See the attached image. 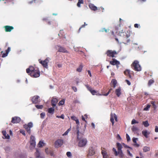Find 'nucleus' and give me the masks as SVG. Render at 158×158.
<instances>
[{
  "label": "nucleus",
  "instance_id": "f257e3e1",
  "mask_svg": "<svg viewBox=\"0 0 158 158\" xmlns=\"http://www.w3.org/2000/svg\"><path fill=\"white\" fill-rule=\"evenodd\" d=\"M131 32L130 30H127L126 32L124 31L123 30H122L119 33V35L120 36L123 37L124 41L126 43H129L131 41V39L128 38L130 36Z\"/></svg>",
  "mask_w": 158,
  "mask_h": 158
},
{
  "label": "nucleus",
  "instance_id": "f03ea898",
  "mask_svg": "<svg viewBox=\"0 0 158 158\" xmlns=\"http://www.w3.org/2000/svg\"><path fill=\"white\" fill-rule=\"evenodd\" d=\"M117 148L118 150V152L117 151L116 149L113 148L112 149V151L114 152V154L115 156L118 155L120 158H123L124 157V155L122 150L123 147L122 145L119 143H116Z\"/></svg>",
  "mask_w": 158,
  "mask_h": 158
},
{
  "label": "nucleus",
  "instance_id": "7ed1b4c3",
  "mask_svg": "<svg viewBox=\"0 0 158 158\" xmlns=\"http://www.w3.org/2000/svg\"><path fill=\"white\" fill-rule=\"evenodd\" d=\"M131 66L132 68L135 71H139L141 70V66L139 64V61L137 60L134 61Z\"/></svg>",
  "mask_w": 158,
  "mask_h": 158
},
{
  "label": "nucleus",
  "instance_id": "20e7f679",
  "mask_svg": "<svg viewBox=\"0 0 158 158\" xmlns=\"http://www.w3.org/2000/svg\"><path fill=\"white\" fill-rule=\"evenodd\" d=\"M30 148L31 150H32L34 148L35 145V137L32 135H31L30 137Z\"/></svg>",
  "mask_w": 158,
  "mask_h": 158
},
{
  "label": "nucleus",
  "instance_id": "39448f33",
  "mask_svg": "<svg viewBox=\"0 0 158 158\" xmlns=\"http://www.w3.org/2000/svg\"><path fill=\"white\" fill-rule=\"evenodd\" d=\"M33 123L32 122H30L28 124H25L24 125V127L26 130L27 132L30 134L31 133V128L33 127Z\"/></svg>",
  "mask_w": 158,
  "mask_h": 158
},
{
  "label": "nucleus",
  "instance_id": "423d86ee",
  "mask_svg": "<svg viewBox=\"0 0 158 158\" xmlns=\"http://www.w3.org/2000/svg\"><path fill=\"white\" fill-rule=\"evenodd\" d=\"M30 75L34 77H37L40 76V72L38 69H36V70H35L33 72H32L30 73Z\"/></svg>",
  "mask_w": 158,
  "mask_h": 158
},
{
  "label": "nucleus",
  "instance_id": "0eeeda50",
  "mask_svg": "<svg viewBox=\"0 0 158 158\" xmlns=\"http://www.w3.org/2000/svg\"><path fill=\"white\" fill-rule=\"evenodd\" d=\"M106 54L107 56L114 57H115L114 55L117 54L116 52L115 51H112V50H108L107 51Z\"/></svg>",
  "mask_w": 158,
  "mask_h": 158
},
{
  "label": "nucleus",
  "instance_id": "6e6552de",
  "mask_svg": "<svg viewBox=\"0 0 158 158\" xmlns=\"http://www.w3.org/2000/svg\"><path fill=\"white\" fill-rule=\"evenodd\" d=\"M39 62L45 68H48V63L49 62V58H47L45 60L43 61L39 60Z\"/></svg>",
  "mask_w": 158,
  "mask_h": 158
},
{
  "label": "nucleus",
  "instance_id": "1a4fd4ad",
  "mask_svg": "<svg viewBox=\"0 0 158 158\" xmlns=\"http://www.w3.org/2000/svg\"><path fill=\"white\" fill-rule=\"evenodd\" d=\"M86 143L87 140L86 139H82L79 141L78 143V146L81 147H83L86 145Z\"/></svg>",
  "mask_w": 158,
  "mask_h": 158
},
{
  "label": "nucleus",
  "instance_id": "9d476101",
  "mask_svg": "<svg viewBox=\"0 0 158 158\" xmlns=\"http://www.w3.org/2000/svg\"><path fill=\"white\" fill-rule=\"evenodd\" d=\"M85 86H86L88 90L92 94V95H97L98 94V91L93 89L88 85H85Z\"/></svg>",
  "mask_w": 158,
  "mask_h": 158
},
{
  "label": "nucleus",
  "instance_id": "9b49d317",
  "mask_svg": "<svg viewBox=\"0 0 158 158\" xmlns=\"http://www.w3.org/2000/svg\"><path fill=\"white\" fill-rule=\"evenodd\" d=\"M110 121L112 123V125L113 126L114 125V119L116 121H117V117L116 115L114 114H113L112 113H111L110 115Z\"/></svg>",
  "mask_w": 158,
  "mask_h": 158
},
{
  "label": "nucleus",
  "instance_id": "f8f14e48",
  "mask_svg": "<svg viewBox=\"0 0 158 158\" xmlns=\"http://www.w3.org/2000/svg\"><path fill=\"white\" fill-rule=\"evenodd\" d=\"M63 143V140L61 139H58L55 143V146L56 148L61 146Z\"/></svg>",
  "mask_w": 158,
  "mask_h": 158
},
{
  "label": "nucleus",
  "instance_id": "ddd939ff",
  "mask_svg": "<svg viewBox=\"0 0 158 158\" xmlns=\"http://www.w3.org/2000/svg\"><path fill=\"white\" fill-rule=\"evenodd\" d=\"M95 153V151L94 148L92 147H90L89 148L87 156H91L93 155Z\"/></svg>",
  "mask_w": 158,
  "mask_h": 158
},
{
  "label": "nucleus",
  "instance_id": "4468645a",
  "mask_svg": "<svg viewBox=\"0 0 158 158\" xmlns=\"http://www.w3.org/2000/svg\"><path fill=\"white\" fill-rule=\"evenodd\" d=\"M101 150V153L103 158H108V156L107 154V151L104 148H102Z\"/></svg>",
  "mask_w": 158,
  "mask_h": 158
},
{
  "label": "nucleus",
  "instance_id": "2eb2a0df",
  "mask_svg": "<svg viewBox=\"0 0 158 158\" xmlns=\"http://www.w3.org/2000/svg\"><path fill=\"white\" fill-rule=\"evenodd\" d=\"M131 130L134 133V134H136L137 135H139V129L135 126L134 125L132 126V127L131 128Z\"/></svg>",
  "mask_w": 158,
  "mask_h": 158
},
{
  "label": "nucleus",
  "instance_id": "dca6fc26",
  "mask_svg": "<svg viewBox=\"0 0 158 158\" xmlns=\"http://www.w3.org/2000/svg\"><path fill=\"white\" fill-rule=\"evenodd\" d=\"M20 121V118L19 117H13L12 118L11 122L14 123H17Z\"/></svg>",
  "mask_w": 158,
  "mask_h": 158
},
{
  "label": "nucleus",
  "instance_id": "f3484780",
  "mask_svg": "<svg viewBox=\"0 0 158 158\" xmlns=\"http://www.w3.org/2000/svg\"><path fill=\"white\" fill-rule=\"evenodd\" d=\"M110 64L113 65H118L120 64V62L119 61L113 59H112V60L110 61Z\"/></svg>",
  "mask_w": 158,
  "mask_h": 158
},
{
  "label": "nucleus",
  "instance_id": "a211bd4d",
  "mask_svg": "<svg viewBox=\"0 0 158 158\" xmlns=\"http://www.w3.org/2000/svg\"><path fill=\"white\" fill-rule=\"evenodd\" d=\"M37 68H34L32 66H31L29 67V68L27 69H26V72L27 73H31L32 72H33L35 71V70H36Z\"/></svg>",
  "mask_w": 158,
  "mask_h": 158
},
{
  "label": "nucleus",
  "instance_id": "6ab92c4d",
  "mask_svg": "<svg viewBox=\"0 0 158 158\" xmlns=\"http://www.w3.org/2000/svg\"><path fill=\"white\" fill-rule=\"evenodd\" d=\"M122 89L121 87H119L118 89H116L115 91V93L116 95L119 97L121 94Z\"/></svg>",
  "mask_w": 158,
  "mask_h": 158
},
{
  "label": "nucleus",
  "instance_id": "aec40b11",
  "mask_svg": "<svg viewBox=\"0 0 158 158\" xmlns=\"http://www.w3.org/2000/svg\"><path fill=\"white\" fill-rule=\"evenodd\" d=\"M5 30L6 32H10L11 31L14 29V27L12 26H6L4 27Z\"/></svg>",
  "mask_w": 158,
  "mask_h": 158
},
{
  "label": "nucleus",
  "instance_id": "412c9836",
  "mask_svg": "<svg viewBox=\"0 0 158 158\" xmlns=\"http://www.w3.org/2000/svg\"><path fill=\"white\" fill-rule=\"evenodd\" d=\"M117 81L116 79H113L111 81L110 83L111 85H113V87L114 88L116 86Z\"/></svg>",
  "mask_w": 158,
  "mask_h": 158
},
{
  "label": "nucleus",
  "instance_id": "4be33fe9",
  "mask_svg": "<svg viewBox=\"0 0 158 158\" xmlns=\"http://www.w3.org/2000/svg\"><path fill=\"white\" fill-rule=\"evenodd\" d=\"M58 47H59L58 50L59 52H67V50L63 47L60 46H58Z\"/></svg>",
  "mask_w": 158,
  "mask_h": 158
},
{
  "label": "nucleus",
  "instance_id": "5701e85b",
  "mask_svg": "<svg viewBox=\"0 0 158 158\" xmlns=\"http://www.w3.org/2000/svg\"><path fill=\"white\" fill-rule=\"evenodd\" d=\"M130 71L129 70L127 69L124 72V73L125 75L129 77V78H131V76L130 74Z\"/></svg>",
  "mask_w": 158,
  "mask_h": 158
},
{
  "label": "nucleus",
  "instance_id": "b1692460",
  "mask_svg": "<svg viewBox=\"0 0 158 158\" xmlns=\"http://www.w3.org/2000/svg\"><path fill=\"white\" fill-rule=\"evenodd\" d=\"M142 134L146 138H148V135L150 134L146 130H143L142 132Z\"/></svg>",
  "mask_w": 158,
  "mask_h": 158
},
{
  "label": "nucleus",
  "instance_id": "393cba45",
  "mask_svg": "<svg viewBox=\"0 0 158 158\" xmlns=\"http://www.w3.org/2000/svg\"><path fill=\"white\" fill-rule=\"evenodd\" d=\"M89 6V8L93 10H96L97 9V7L92 4H90Z\"/></svg>",
  "mask_w": 158,
  "mask_h": 158
},
{
  "label": "nucleus",
  "instance_id": "a878e982",
  "mask_svg": "<svg viewBox=\"0 0 158 158\" xmlns=\"http://www.w3.org/2000/svg\"><path fill=\"white\" fill-rule=\"evenodd\" d=\"M57 102V99H52L51 101V104L53 107H54L56 106V104Z\"/></svg>",
  "mask_w": 158,
  "mask_h": 158
},
{
  "label": "nucleus",
  "instance_id": "bb28decb",
  "mask_svg": "<svg viewBox=\"0 0 158 158\" xmlns=\"http://www.w3.org/2000/svg\"><path fill=\"white\" fill-rule=\"evenodd\" d=\"M151 103L152 104V107L154 109V110H156L157 107L156 103V102L152 101L151 102Z\"/></svg>",
  "mask_w": 158,
  "mask_h": 158
},
{
  "label": "nucleus",
  "instance_id": "cd10ccee",
  "mask_svg": "<svg viewBox=\"0 0 158 158\" xmlns=\"http://www.w3.org/2000/svg\"><path fill=\"white\" fill-rule=\"evenodd\" d=\"M2 133L3 135L4 136L5 139H9L10 138V136L8 134H6V133L5 131H3Z\"/></svg>",
  "mask_w": 158,
  "mask_h": 158
},
{
  "label": "nucleus",
  "instance_id": "c85d7f7f",
  "mask_svg": "<svg viewBox=\"0 0 158 158\" xmlns=\"http://www.w3.org/2000/svg\"><path fill=\"white\" fill-rule=\"evenodd\" d=\"M55 111L54 107H51L48 109V112L49 113L52 114L54 113Z\"/></svg>",
  "mask_w": 158,
  "mask_h": 158
},
{
  "label": "nucleus",
  "instance_id": "c756f323",
  "mask_svg": "<svg viewBox=\"0 0 158 158\" xmlns=\"http://www.w3.org/2000/svg\"><path fill=\"white\" fill-rule=\"evenodd\" d=\"M35 155L36 158H42V156H40V153L37 150H36V152L35 153Z\"/></svg>",
  "mask_w": 158,
  "mask_h": 158
},
{
  "label": "nucleus",
  "instance_id": "7c9ffc66",
  "mask_svg": "<svg viewBox=\"0 0 158 158\" xmlns=\"http://www.w3.org/2000/svg\"><path fill=\"white\" fill-rule=\"evenodd\" d=\"M143 150L144 152H146L150 151V148L149 147L145 146L143 147Z\"/></svg>",
  "mask_w": 158,
  "mask_h": 158
},
{
  "label": "nucleus",
  "instance_id": "2f4dec72",
  "mask_svg": "<svg viewBox=\"0 0 158 158\" xmlns=\"http://www.w3.org/2000/svg\"><path fill=\"white\" fill-rule=\"evenodd\" d=\"M142 124L144 125V127H147L149 126V124L147 121L143 122Z\"/></svg>",
  "mask_w": 158,
  "mask_h": 158
},
{
  "label": "nucleus",
  "instance_id": "473e14b6",
  "mask_svg": "<svg viewBox=\"0 0 158 158\" xmlns=\"http://www.w3.org/2000/svg\"><path fill=\"white\" fill-rule=\"evenodd\" d=\"M83 67V65L81 64L80 65L79 67L77 69V71L79 72H81L82 70Z\"/></svg>",
  "mask_w": 158,
  "mask_h": 158
},
{
  "label": "nucleus",
  "instance_id": "72a5a7b5",
  "mask_svg": "<svg viewBox=\"0 0 158 158\" xmlns=\"http://www.w3.org/2000/svg\"><path fill=\"white\" fill-rule=\"evenodd\" d=\"M79 1L78 2L77 5L78 7H81V4L83 3V0H78Z\"/></svg>",
  "mask_w": 158,
  "mask_h": 158
},
{
  "label": "nucleus",
  "instance_id": "f704fd0d",
  "mask_svg": "<svg viewBox=\"0 0 158 158\" xmlns=\"http://www.w3.org/2000/svg\"><path fill=\"white\" fill-rule=\"evenodd\" d=\"M44 143L42 141H40L38 144V146L39 147H41L44 145Z\"/></svg>",
  "mask_w": 158,
  "mask_h": 158
},
{
  "label": "nucleus",
  "instance_id": "c9c22d12",
  "mask_svg": "<svg viewBox=\"0 0 158 158\" xmlns=\"http://www.w3.org/2000/svg\"><path fill=\"white\" fill-rule=\"evenodd\" d=\"M151 106V105L149 104L147 105L146 107H145L143 109V110L144 111H148L149 110V108Z\"/></svg>",
  "mask_w": 158,
  "mask_h": 158
},
{
  "label": "nucleus",
  "instance_id": "e433bc0d",
  "mask_svg": "<svg viewBox=\"0 0 158 158\" xmlns=\"http://www.w3.org/2000/svg\"><path fill=\"white\" fill-rule=\"evenodd\" d=\"M154 82V81L152 79H151L148 81V86H150Z\"/></svg>",
  "mask_w": 158,
  "mask_h": 158
},
{
  "label": "nucleus",
  "instance_id": "4c0bfd02",
  "mask_svg": "<svg viewBox=\"0 0 158 158\" xmlns=\"http://www.w3.org/2000/svg\"><path fill=\"white\" fill-rule=\"evenodd\" d=\"M112 90V89H110L109 91H108V92L106 93H103L102 92V95H104V96H106L107 95H108L109 94L111 90Z\"/></svg>",
  "mask_w": 158,
  "mask_h": 158
},
{
  "label": "nucleus",
  "instance_id": "58836bf2",
  "mask_svg": "<svg viewBox=\"0 0 158 158\" xmlns=\"http://www.w3.org/2000/svg\"><path fill=\"white\" fill-rule=\"evenodd\" d=\"M71 129L70 128L68 129L63 135H67L69 131H70Z\"/></svg>",
  "mask_w": 158,
  "mask_h": 158
},
{
  "label": "nucleus",
  "instance_id": "ea45409f",
  "mask_svg": "<svg viewBox=\"0 0 158 158\" xmlns=\"http://www.w3.org/2000/svg\"><path fill=\"white\" fill-rule=\"evenodd\" d=\"M64 99H62V100L60 101L59 103V106L63 105L64 103Z\"/></svg>",
  "mask_w": 158,
  "mask_h": 158
},
{
  "label": "nucleus",
  "instance_id": "a19ab883",
  "mask_svg": "<svg viewBox=\"0 0 158 158\" xmlns=\"http://www.w3.org/2000/svg\"><path fill=\"white\" fill-rule=\"evenodd\" d=\"M139 123V122L135 119H133L131 122V124H133L135 123Z\"/></svg>",
  "mask_w": 158,
  "mask_h": 158
},
{
  "label": "nucleus",
  "instance_id": "79ce46f5",
  "mask_svg": "<svg viewBox=\"0 0 158 158\" xmlns=\"http://www.w3.org/2000/svg\"><path fill=\"white\" fill-rule=\"evenodd\" d=\"M36 107L38 109H42L43 108V106L41 105H35Z\"/></svg>",
  "mask_w": 158,
  "mask_h": 158
},
{
  "label": "nucleus",
  "instance_id": "37998d69",
  "mask_svg": "<svg viewBox=\"0 0 158 158\" xmlns=\"http://www.w3.org/2000/svg\"><path fill=\"white\" fill-rule=\"evenodd\" d=\"M144 95H145V96L144 97V98H150V95L148 93L145 92L144 93Z\"/></svg>",
  "mask_w": 158,
  "mask_h": 158
},
{
  "label": "nucleus",
  "instance_id": "c03bdc74",
  "mask_svg": "<svg viewBox=\"0 0 158 158\" xmlns=\"http://www.w3.org/2000/svg\"><path fill=\"white\" fill-rule=\"evenodd\" d=\"M66 155H67V156H68V157H71L72 156V154H71V152H67Z\"/></svg>",
  "mask_w": 158,
  "mask_h": 158
},
{
  "label": "nucleus",
  "instance_id": "a18cd8bd",
  "mask_svg": "<svg viewBox=\"0 0 158 158\" xmlns=\"http://www.w3.org/2000/svg\"><path fill=\"white\" fill-rule=\"evenodd\" d=\"M111 34L113 35V37H114L116 41H117L118 42V39L117 38L115 37V35H114V32L113 31H112L111 32Z\"/></svg>",
  "mask_w": 158,
  "mask_h": 158
},
{
  "label": "nucleus",
  "instance_id": "49530a36",
  "mask_svg": "<svg viewBox=\"0 0 158 158\" xmlns=\"http://www.w3.org/2000/svg\"><path fill=\"white\" fill-rule=\"evenodd\" d=\"M40 117H41V118H44V117L45 115V113L44 112H43V113H41L40 114Z\"/></svg>",
  "mask_w": 158,
  "mask_h": 158
},
{
  "label": "nucleus",
  "instance_id": "de8ad7c7",
  "mask_svg": "<svg viewBox=\"0 0 158 158\" xmlns=\"http://www.w3.org/2000/svg\"><path fill=\"white\" fill-rule=\"evenodd\" d=\"M127 139V141H129L130 140V138L127 134H126Z\"/></svg>",
  "mask_w": 158,
  "mask_h": 158
},
{
  "label": "nucleus",
  "instance_id": "09e8293b",
  "mask_svg": "<svg viewBox=\"0 0 158 158\" xmlns=\"http://www.w3.org/2000/svg\"><path fill=\"white\" fill-rule=\"evenodd\" d=\"M78 126L77 127V138L79 139V131L78 130Z\"/></svg>",
  "mask_w": 158,
  "mask_h": 158
},
{
  "label": "nucleus",
  "instance_id": "8fccbe9b",
  "mask_svg": "<svg viewBox=\"0 0 158 158\" xmlns=\"http://www.w3.org/2000/svg\"><path fill=\"white\" fill-rule=\"evenodd\" d=\"M38 99H32V101L33 103L34 104H36L38 103Z\"/></svg>",
  "mask_w": 158,
  "mask_h": 158
},
{
  "label": "nucleus",
  "instance_id": "3c124183",
  "mask_svg": "<svg viewBox=\"0 0 158 158\" xmlns=\"http://www.w3.org/2000/svg\"><path fill=\"white\" fill-rule=\"evenodd\" d=\"M127 152L128 155H129L131 157L133 156L132 154L130 153L129 150H127Z\"/></svg>",
  "mask_w": 158,
  "mask_h": 158
},
{
  "label": "nucleus",
  "instance_id": "603ef678",
  "mask_svg": "<svg viewBox=\"0 0 158 158\" xmlns=\"http://www.w3.org/2000/svg\"><path fill=\"white\" fill-rule=\"evenodd\" d=\"M76 82L77 84H78L81 82V80H80V79H79L78 78H77L76 79Z\"/></svg>",
  "mask_w": 158,
  "mask_h": 158
},
{
  "label": "nucleus",
  "instance_id": "864d4df0",
  "mask_svg": "<svg viewBox=\"0 0 158 158\" xmlns=\"http://www.w3.org/2000/svg\"><path fill=\"white\" fill-rule=\"evenodd\" d=\"M35 0H29L28 1V2L29 4H31L33 2H35Z\"/></svg>",
  "mask_w": 158,
  "mask_h": 158
},
{
  "label": "nucleus",
  "instance_id": "5fc2aeb1",
  "mask_svg": "<svg viewBox=\"0 0 158 158\" xmlns=\"http://www.w3.org/2000/svg\"><path fill=\"white\" fill-rule=\"evenodd\" d=\"M8 53L6 52V53H3L2 54V57H5L7 56Z\"/></svg>",
  "mask_w": 158,
  "mask_h": 158
},
{
  "label": "nucleus",
  "instance_id": "6e6d98bb",
  "mask_svg": "<svg viewBox=\"0 0 158 158\" xmlns=\"http://www.w3.org/2000/svg\"><path fill=\"white\" fill-rule=\"evenodd\" d=\"M137 140V138H134L132 139V141L134 143H136Z\"/></svg>",
  "mask_w": 158,
  "mask_h": 158
},
{
  "label": "nucleus",
  "instance_id": "4d7b16f0",
  "mask_svg": "<svg viewBox=\"0 0 158 158\" xmlns=\"http://www.w3.org/2000/svg\"><path fill=\"white\" fill-rule=\"evenodd\" d=\"M10 51V48L9 47H8L7 49L6 50V52L8 53V54L9 52Z\"/></svg>",
  "mask_w": 158,
  "mask_h": 158
},
{
  "label": "nucleus",
  "instance_id": "13d9d810",
  "mask_svg": "<svg viewBox=\"0 0 158 158\" xmlns=\"http://www.w3.org/2000/svg\"><path fill=\"white\" fill-rule=\"evenodd\" d=\"M71 118L72 119L75 121L77 119V118L74 116H72L71 117Z\"/></svg>",
  "mask_w": 158,
  "mask_h": 158
},
{
  "label": "nucleus",
  "instance_id": "bf43d9fd",
  "mask_svg": "<svg viewBox=\"0 0 158 158\" xmlns=\"http://www.w3.org/2000/svg\"><path fill=\"white\" fill-rule=\"evenodd\" d=\"M125 81L128 85H131V83L129 80H125Z\"/></svg>",
  "mask_w": 158,
  "mask_h": 158
},
{
  "label": "nucleus",
  "instance_id": "052dcab7",
  "mask_svg": "<svg viewBox=\"0 0 158 158\" xmlns=\"http://www.w3.org/2000/svg\"><path fill=\"white\" fill-rule=\"evenodd\" d=\"M40 98V97L38 96H35L33 97L32 99H39Z\"/></svg>",
  "mask_w": 158,
  "mask_h": 158
},
{
  "label": "nucleus",
  "instance_id": "680f3d73",
  "mask_svg": "<svg viewBox=\"0 0 158 158\" xmlns=\"http://www.w3.org/2000/svg\"><path fill=\"white\" fill-rule=\"evenodd\" d=\"M139 25L137 23H136L134 24V27L135 28H139Z\"/></svg>",
  "mask_w": 158,
  "mask_h": 158
},
{
  "label": "nucleus",
  "instance_id": "e2e57ef3",
  "mask_svg": "<svg viewBox=\"0 0 158 158\" xmlns=\"http://www.w3.org/2000/svg\"><path fill=\"white\" fill-rule=\"evenodd\" d=\"M5 150L6 151L8 152L10 150V148L9 147H6L5 148Z\"/></svg>",
  "mask_w": 158,
  "mask_h": 158
},
{
  "label": "nucleus",
  "instance_id": "0e129e2a",
  "mask_svg": "<svg viewBox=\"0 0 158 158\" xmlns=\"http://www.w3.org/2000/svg\"><path fill=\"white\" fill-rule=\"evenodd\" d=\"M45 151L47 154H49L50 152L48 151V148L45 149Z\"/></svg>",
  "mask_w": 158,
  "mask_h": 158
},
{
  "label": "nucleus",
  "instance_id": "69168bd1",
  "mask_svg": "<svg viewBox=\"0 0 158 158\" xmlns=\"http://www.w3.org/2000/svg\"><path fill=\"white\" fill-rule=\"evenodd\" d=\"M73 89L74 90L75 92H76L77 91V88L75 87H72Z\"/></svg>",
  "mask_w": 158,
  "mask_h": 158
},
{
  "label": "nucleus",
  "instance_id": "338daca9",
  "mask_svg": "<svg viewBox=\"0 0 158 158\" xmlns=\"http://www.w3.org/2000/svg\"><path fill=\"white\" fill-rule=\"evenodd\" d=\"M49 154H50V155L51 156H54L53 153V152L52 151L50 152L49 153Z\"/></svg>",
  "mask_w": 158,
  "mask_h": 158
},
{
  "label": "nucleus",
  "instance_id": "774afa93",
  "mask_svg": "<svg viewBox=\"0 0 158 158\" xmlns=\"http://www.w3.org/2000/svg\"><path fill=\"white\" fill-rule=\"evenodd\" d=\"M155 131L156 132H158V128L156 126V128L155 129Z\"/></svg>",
  "mask_w": 158,
  "mask_h": 158
}]
</instances>
